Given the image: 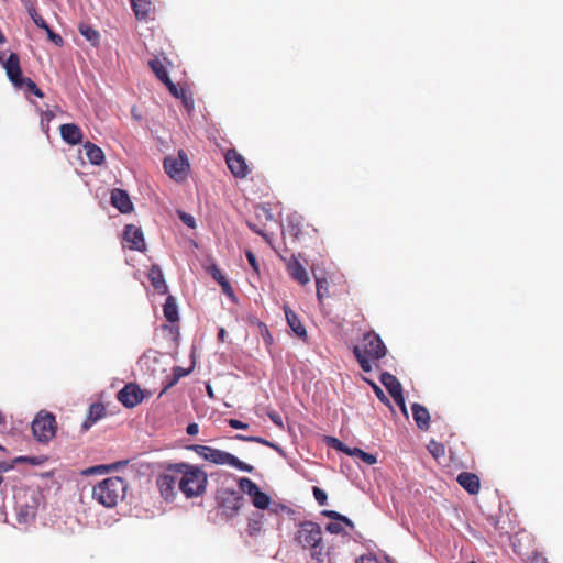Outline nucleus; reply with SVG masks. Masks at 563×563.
Wrapping results in <instances>:
<instances>
[{
	"label": "nucleus",
	"mask_w": 563,
	"mask_h": 563,
	"mask_svg": "<svg viewBox=\"0 0 563 563\" xmlns=\"http://www.w3.org/2000/svg\"><path fill=\"white\" fill-rule=\"evenodd\" d=\"M294 540L302 550L308 551L310 558L317 563H324L330 556L331 547L324 541L322 528L317 522H300Z\"/></svg>",
	"instance_id": "obj_1"
},
{
	"label": "nucleus",
	"mask_w": 563,
	"mask_h": 563,
	"mask_svg": "<svg viewBox=\"0 0 563 563\" xmlns=\"http://www.w3.org/2000/svg\"><path fill=\"white\" fill-rule=\"evenodd\" d=\"M179 492L188 499L202 496L207 490L208 476L202 467L186 462L177 463Z\"/></svg>",
	"instance_id": "obj_2"
},
{
	"label": "nucleus",
	"mask_w": 563,
	"mask_h": 563,
	"mask_svg": "<svg viewBox=\"0 0 563 563\" xmlns=\"http://www.w3.org/2000/svg\"><path fill=\"white\" fill-rule=\"evenodd\" d=\"M353 354L363 372L373 371V363L385 357L387 347L380 336L374 331L363 334L361 344L353 347Z\"/></svg>",
	"instance_id": "obj_3"
},
{
	"label": "nucleus",
	"mask_w": 563,
	"mask_h": 563,
	"mask_svg": "<svg viewBox=\"0 0 563 563\" xmlns=\"http://www.w3.org/2000/svg\"><path fill=\"white\" fill-rule=\"evenodd\" d=\"M128 483L120 476L108 477L92 488V497L102 506L112 508L125 497Z\"/></svg>",
	"instance_id": "obj_4"
},
{
	"label": "nucleus",
	"mask_w": 563,
	"mask_h": 563,
	"mask_svg": "<svg viewBox=\"0 0 563 563\" xmlns=\"http://www.w3.org/2000/svg\"><path fill=\"white\" fill-rule=\"evenodd\" d=\"M189 450L194 451L197 455L202 457L203 460L211 462L217 465H230L236 470L252 473L254 467L247 463L240 461L236 456L228 453L225 451H221L219 449H214L207 445L194 444L189 446Z\"/></svg>",
	"instance_id": "obj_5"
},
{
	"label": "nucleus",
	"mask_w": 563,
	"mask_h": 563,
	"mask_svg": "<svg viewBox=\"0 0 563 563\" xmlns=\"http://www.w3.org/2000/svg\"><path fill=\"white\" fill-rule=\"evenodd\" d=\"M156 486L166 501H174L179 490L177 463L167 464L156 478Z\"/></svg>",
	"instance_id": "obj_6"
},
{
	"label": "nucleus",
	"mask_w": 563,
	"mask_h": 563,
	"mask_svg": "<svg viewBox=\"0 0 563 563\" xmlns=\"http://www.w3.org/2000/svg\"><path fill=\"white\" fill-rule=\"evenodd\" d=\"M56 431L55 416L48 411L41 410L32 421V432L38 442H49L55 437Z\"/></svg>",
	"instance_id": "obj_7"
},
{
	"label": "nucleus",
	"mask_w": 563,
	"mask_h": 563,
	"mask_svg": "<svg viewBox=\"0 0 563 563\" xmlns=\"http://www.w3.org/2000/svg\"><path fill=\"white\" fill-rule=\"evenodd\" d=\"M38 498L35 492H23L15 496V512L20 523H27L36 516Z\"/></svg>",
	"instance_id": "obj_8"
},
{
	"label": "nucleus",
	"mask_w": 563,
	"mask_h": 563,
	"mask_svg": "<svg viewBox=\"0 0 563 563\" xmlns=\"http://www.w3.org/2000/svg\"><path fill=\"white\" fill-rule=\"evenodd\" d=\"M217 501L222 514L228 519L235 517L244 505V498L241 493L230 488L219 489L217 493Z\"/></svg>",
	"instance_id": "obj_9"
},
{
	"label": "nucleus",
	"mask_w": 563,
	"mask_h": 563,
	"mask_svg": "<svg viewBox=\"0 0 563 563\" xmlns=\"http://www.w3.org/2000/svg\"><path fill=\"white\" fill-rule=\"evenodd\" d=\"M164 169L172 179L176 181L184 180L189 169L187 154L180 150L177 156H166L164 159Z\"/></svg>",
	"instance_id": "obj_10"
},
{
	"label": "nucleus",
	"mask_w": 563,
	"mask_h": 563,
	"mask_svg": "<svg viewBox=\"0 0 563 563\" xmlns=\"http://www.w3.org/2000/svg\"><path fill=\"white\" fill-rule=\"evenodd\" d=\"M151 393L143 390L136 383H128L117 395V399L125 408H134L140 405L145 398L150 397Z\"/></svg>",
	"instance_id": "obj_11"
},
{
	"label": "nucleus",
	"mask_w": 563,
	"mask_h": 563,
	"mask_svg": "<svg viewBox=\"0 0 563 563\" xmlns=\"http://www.w3.org/2000/svg\"><path fill=\"white\" fill-rule=\"evenodd\" d=\"M228 168L234 177L245 178L250 173L249 166L244 157L235 150H229L225 154Z\"/></svg>",
	"instance_id": "obj_12"
},
{
	"label": "nucleus",
	"mask_w": 563,
	"mask_h": 563,
	"mask_svg": "<svg viewBox=\"0 0 563 563\" xmlns=\"http://www.w3.org/2000/svg\"><path fill=\"white\" fill-rule=\"evenodd\" d=\"M300 254L297 256L292 254L288 260L283 258L286 262V268L289 276L298 284L305 286L310 282V277L303 265L299 260Z\"/></svg>",
	"instance_id": "obj_13"
},
{
	"label": "nucleus",
	"mask_w": 563,
	"mask_h": 563,
	"mask_svg": "<svg viewBox=\"0 0 563 563\" xmlns=\"http://www.w3.org/2000/svg\"><path fill=\"white\" fill-rule=\"evenodd\" d=\"M124 240L131 250L143 251L145 249L143 232L141 228L134 224L125 225Z\"/></svg>",
	"instance_id": "obj_14"
},
{
	"label": "nucleus",
	"mask_w": 563,
	"mask_h": 563,
	"mask_svg": "<svg viewBox=\"0 0 563 563\" xmlns=\"http://www.w3.org/2000/svg\"><path fill=\"white\" fill-rule=\"evenodd\" d=\"M3 67L5 69L7 76L13 86L21 82L23 78L20 58L16 53H11L8 59L3 63Z\"/></svg>",
	"instance_id": "obj_15"
},
{
	"label": "nucleus",
	"mask_w": 563,
	"mask_h": 563,
	"mask_svg": "<svg viewBox=\"0 0 563 563\" xmlns=\"http://www.w3.org/2000/svg\"><path fill=\"white\" fill-rule=\"evenodd\" d=\"M111 205L117 208L121 213H129L133 210V203L128 192L120 188H114L111 191Z\"/></svg>",
	"instance_id": "obj_16"
},
{
	"label": "nucleus",
	"mask_w": 563,
	"mask_h": 563,
	"mask_svg": "<svg viewBox=\"0 0 563 563\" xmlns=\"http://www.w3.org/2000/svg\"><path fill=\"white\" fill-rule=\"evenodd\" d=\"M62 139L69 145L82 143L84 134L81 129L75 123H65L59 128Z\"/></svg>",
	"instance_id": "obj_17"
},
{
	"label": "nucleus",
	"mask_w": 563,
	"mask_h": 563,
	"mask_svg": "<svg viewBox=\"0 0 563 563\" xmlns=\"http://www.w3.org/2000/svg\"><path fill=\"white\" fill-rule=\"evenodd\" d=\"M380 383L385 386L393 398H401L402 387L396 376L388 372L380 374Z\"/></svg>",
	"instance_id": "obj_18"
},
{
	"label": "nucleus",
	"mask_w": 563,
	"mask_h": 563,
	"mask_svg": "<svg viewBox=\"0 0 563 563\" xmlns=\"http://www.w3.org/2000/svg\"><path fill=\"white\" fill-rule=\"evenodd\" d=\"M456 481L471 495H475L479 490V478L476 474L462 472L457 475Z\"/></svg>",
	"instance_id": "obj_19"
},
{
	"label": "nucleus",
	"mask_w": 563,
	"mask_h": 563,
	"mask_svg": "<svg viewBox=\"0 0 563 563\" xmlns=\"http://www.w3.org/2000/svg\"><path fill=\"white\" fill-rule=\"evenodd\" d=\"M147 276L151 282V285L157 292H167V285L163 272L158 265H152L151 268L148 269Z\"/></svg>",
	"instance_id": "obj_20"
},
{
	"label": "nucleus",
	"mask_w": 563,
	"mask_h": 563,
	"mask_svg": "<svg viewBox=\"0 0 563 563\" xmlns=\"http://www.w3.org/2000/svg\"><path fill=\"white\" fill-rule=\"evenodd\" d=\"M412 417L420 430H428L430 427V413L426 407L420 404H413L411 407Z\"/></svg>",
	"instance_id": "obj_21"
},
{
	"label": "nucleus",
	"mask_w": 563,
	"mask_h": 563,
	"mask_svg": "<svg viewBox=\"0 0 563 563\" xmlns=\"http://www.w3.org/2000/svg\"><path fill=\"white\" fill-rule=\"evenodd\" d=\"M285 316L289 328L301 339L307 338V331L298 316L288 307H284Z\"/></svg>",
	"instance_id": "obj_22"
},
{
	"label": "nucleus",
	"mask_w": 563,
	"mask_h": 563,
	"mask_svg": "<svg viewBox=\"0 0 563 563\" xmlns=\"http://www.w3.org/2000/svg\"><path fill=\"white\" fill-rule=\"evenodd\" d=\"M106 415V408L101 402H95L89 407L87 417L82 422V429L87 431L92 424Z\"/></svg>",
	"instance_id": "obj_23"
},
{
	"label": "nucleus",
	"mask_w": 563,
	"mask_h": 563,
	"mask_svg": "<svg viewBox=\"0 0 563 563\" xmlns=\"http://www.w3.org/2000/svg\"><path fill=\"white\" fill-rule=\"evenodd\" d=\"M209 272L212 278L216 282H218V284L221 286L223 294L227 295L228 297H234L233 288L231 287L230 283L228 282L227 277L221 272V269L213 264L210 266Z\"/></svg>",
	"instance_id": "obj_24"
},
{
	"label": "nucleus",
	"mask_w": 563,
	"mask_h": 563,
	"mask_svg": "<svg viewBox=\"0 0 563 563\" xmlns=\"http://www.w3.org/2000/svg\"><path fill=\"white\" fill-rule=\"evenodd\" d=\"M84 148L92 165H101L104 162V153L98 145L88 141L84 144Z\"/></svg>",
	"instance_id": "obj_25"
},
{
	"label": "nucleus",
	"mask_w": 563,
	"mask_h": 563,
	"mask_svg": "<svg viewBox=\"0 0 563 563\" xmlns=\"http://www.w3.org/2000/svg\"><path fill=\"white\" fill-rule=\"evenodd\" d=\"M131 8L135 18L140 21H144L152 11V2L150 0H131Z\"/></svg>",
	"instance_id": "obj_26"
},
{
	"label": "nucleus",
	"mask_w": 563,
	"mask_h": 563,
	"mask_svg": "<svg viewBox=\"0 0 563 563\" xmlns=\"http://www.w3.org/2000/svg\"><path fill=\"white\" fill-rule=\"evenodd\" d=\"M286 232L297 241L302 239L301 219L299 217H290L287 220Z\"/></svg>",
	"instance_id": "obj_27"
},
{
	"label": "nucleus",
	"mask_w": 563,
	"mask_h": 563,
	"mask_svg": "<svg viewBox=\"0 0 563 563\" xmlns=\"http://www.w3.org/2000/svg\"><path fill=\"white\" fill-rule=\"evenodd\" d=\"M164 317L169 322H176L178 321V308L176 305V300L173 296H168L164 307H163Z\"/></svg>",
	"instance_id": "obj_28"
},
{
	"label": "nucleus",
	"mask_w": 563,
	"mask_h": 563,
	"mask_svg": "<svg viewBox=\"0 0 563 563\" xmlns=\"http://www.w3.org/2000/svg\"><path fill=\"white\" fill-rule=\"evenodd\" d=\"M18 89H24L25 93H32L38 98H43L44 93L43 91L36 86V84L26 77H23L21 82H18V85L14 86Z\"/></svg>",
	"instance_id": "obj_29"
},
{
	"label": "nucleus",
	"mask_w": 563,
	"mask_h": 563,
	"mask_svg": "<svg viewBox=\"0 0 563 563\" xmlns=\"http://www.w3.org/2000/svg\"><path fill=\"white\" fill-rule=\"evenodd\" d=\"M148 67L155 74L157 79L162 82L167 81L169 79L168 73L163 65V63L158 58H153L148 60Z\"/></svg>",
	"instance_id": "obj_30"
},
{
	"label": "nucleus",
	"mask_w": 563,
	"mask_h": 563,
	"mask_svg": "<svg viewBox=\"0 0 563 563\" xmlns=\"http://www.w3.org/2000/svg\"><path fill=\"white\" fill-rule=\"evenodd\" d=\"M24 5H25L30 16L32 18L33 22L35 23V25L40 29H47V23L43 19V16L38 14V12L35 8L34 1L26 0V1H24Z\"/></svg>",
	"instance_id": "obj_31"
},
{
	"label": "nucleus",
	"mask_w": 563,
	"mask_h": 563,
	"mask_svg": "<svg viewBox=\"0 0 563 563\" xmlns=\"http://www.w3.org/2000/svg\"><path fill=\"white\" fill-rule=\"evenodd\" d=\"M239 488L241 492L247 494L251 498L261 490L257 484L247 477H242L239 479Z\"/></svg>",
	"instance_id": "obj_32"
},
{
	"label": "nucleus",
	"mask_w": 563,
	"mask_h": 563,
	"mask_svg": "<svg viewBox=\"0 0 563 563\" xmlns=\"http://www.w3.org/2000/svg\"><path fill=\"white\" fill-rule=\"evenodd\" d=\"M239 488L241 492L247 494L251 498L261 490L257 484L247 477H242L239 479Z\"/></svg>",
	"instance_id": "obj_33"
},
{
	"label": "nucleus",
	"mask_w": 563,
	"mask_h": 563,
	"mask_svg": "<svg viewBox=\"0 0 563 563\" xmlns=\"http://www.w3.org/2000/svg\"><path fill=\"white\" fill-rule=\"evenodd\" d=\"M79 32L93 46L98 45V43H99V33L95 29H92L90 25H88V24H80L79 25Z\"/></svg>",
	"instance_id": "obj_34"
},
{
	"label": "nucleus",
	"mask_w": 563,
	"mask_h": 563,
	"mask_svg": "<svg viewBox=\"0 0 563 563\" xmlns=\"http://www.w3.org/2000/svg\"><path fill=\"white\" fill-rule=\"evenodd\" d=\"M349 455L357 456L368 465H373L377 462V457L374 454L367 453L358 448H353L352 451L349 452Z\"/></svg>",
	"instance_id": "obj_35"
},
{
	"label": "nucleus",
	"mask_w": 563,
	"mask_h": 563,
	"mask_svg": "<svg viewBox=\"0 0 563 563\" xmlns=\"http://www.w3.org/2000/svg\"><path fill=\"white\" fill-rule=\"evenodd\" d=\"M252 503L258 509H266L271 503V498L266 493L260 490L252 497Z\"/></svg>",
	"instance_id": "obj_36"
},
{
	"label": "nucleus",
	"mask_w": 563,
	"mask_h": 563,
	"mask_svg": "<svg viewBox=\"0 0 563 563\" xmlns=\"http://www.w3.org/2000/svg\"><path fill=\"white\" fill-rule=\"evenodd\" d=\"M47 461L46 456L40 455V456H18L14 459V463L21 464V463H29L34 466H38L44 464Z\"/></svg>",
	"instance_id": "obj_37"
},
{
	"label": "nucleus",
	"mask_w": 563,
	"mask_h": 563,
	"mask_svg": "<svg viewBox=\"0 0 563 563\" xmlns=\"http://www.w3.org/2000/svg\"><path fill=\"white\" fill-rule=\"evenodd\" d=\"M317 297L320 302L329 295V283L327 278H316Z\"/></svg>",
	"instance_id": "obj_38"
},
{
	"label": "nucleus",
	"mask_w": 563,
	"mask_h": 563,
	"mask_svg": "<svg viewBox=\"0 0 563 563\" xmlns=\"http://www.w3.org/2000/svg\"><path fill=\"white\" fill-rule=\"evenodd\" d=\"M235 439L241 440V441L261 443L263 445L277 449V445L273 444L268 440L261 438V437H246V435H242V434H236Z\"/></svg>",
	"instance_id": "obj_39"
},
{
	"label": "nucleus",
	"mask_w": 563,
	"mask_h": 563,
	"mask_svg": "<svg viewBox=\"0 0 563 563\" xmlns=\"http://www.w3.org/2000/svg\"><path fill=\"white\" fill-rule=\"evenodd\" d=\"M327 443L332 446L333 449L344 452L349 455V452L352 451L351 448L346 446L343 442H341L339 439L333 437H328Z\"/></svg>",
	"instance_id": "obj_40"
},
{
	"label": "nucleus",
	"mask_w": 563,
	"mask_h": 563,
	"mask_svg": "<svg viewBox=\"0 0 563 563\" xmlns=\"http://www.w3.org/2000/svg\"><path fill=\"white\" fill-rule=\"evenodd\" d=\"M128 464V461H119L109 465H99L96 466L93 470L100 472V473H108L113 470H118L121 466H125Z\"/></svg>",
	"instance_id": "obj_41"
},
{
	"label": "nucleus",
	"mask_w": 563,
	"mask_h": 563,
	"mask_svg": "<svg viewBox=\"0 0 563 563\" xmlns=\"http://www.w3.org/2000/svg\"><path fill=\"white\" fill-rule=\"evenodd\" d=\"M313 496H314V498H316V500H317V503L319 505H321V506L327 505V503H328V495H327V493L323 489L314 486L313 487Z\"/></svg>",
	"instance_id": "obj_42"
},
{
	"label": "nucleus",
	"mask_w": 563,
	"mask_h": 563,
	"mask_svg": "<svg viewBox=\"0 0 563 563\" xmlns=\"http://www.w3.org/2000/svg\"><path fill=\"white\" fill-rule=\"evenodd\" d=\"M44 30L46 31L48 38L53 43H55L58 46L63 45L64 40H63V37L59 34L55 33L48 25H47V29H44Z\"/></svg>",
	"instance_id": "obj_43"
},
{
	"label": "nucleus",
	"mask_w": 563,
	"mask_h": 563,
	"mask_svg": "<svg viewBox=\"0 0 563 563\" xmlns=\"http://www.w3.org/2000/svg\"><path fill=\"white\" fill-rule=\"evenodd\" d=\"M260 330H261V334L264 339V342L267 344V345H271L273 344V336L272 334L269 333V330L268 328L266 327V324L264 323H260Z\"/></svg>",
	"instance_id": "obj_44"
},
{
	"label": "nucleus",
	"mask_w": 563,
	"mask_h": 563,
	"mask_svg": "<svg viewBox=\"0 0 563 563\" xmlns=\"http://www.w3.org/2000/svg\"><path fill=\"white\" fill-rule=\"evenodd\" d=\"M163 84L167 87L170 95H173L176 98L181 97L180 89L170 80V78L167 81H164Z\"/></svg>",
	"instance_id": "obj_45"
},
{
	"label": "nucleus",
	"mask_w": 563,
	"mask_h": 563,
	"mask_svg": "<svg viewBox=\"0 0 563 563\" xmlns=\"http://www.w3.org/2000/svg\"><path fill=\"white\" fill-rule=\"evenodd\" d=\"M371 386H372V388H373V390H374L375 395L377 396V398H378L382 402H384V404L388 405V404H389V400H388V398L386 397V395L384 394L383 389H382L378 385H376L375 383H371Z\"/></svg>",
	"instance_id": "obj_46"
},
{
	"label": "nucleus",
	"mask_w": 563,
	"mask_h": 563,
	"mask_svg": "<svg viewBox=\"0 0 563 563\" xmlns=\"http://www.w3.org/2000/svg\"><path fill=\"white\" fill-rule=\"evenodd\" d=\"M245 255H246L247 262L251 265V267L254 269L255 273L258 274L260 273L258 262H257L254 253L251 251H246Z\"/></svg>",
	"instance_id": "obj_47"
},
{
	"label": "nucleus",
	"mask_w": 563,
	"mask_h": 563,
	"mask_svg": "<svg viewBox=\"0 0 563 563\" xmlns=\"http://www.w3.org/2000/svg\"><path fill=\"white\" fill-rule=\"evenodd\" d=\"M191 369H186L180 366H175L173 368V376L179 382L183 377L189 375Z\"/></svg>",
	"instance_id": "obj_48"
},
{
	"label": "nucleus",
	"mask_w": 563,
	"mask_h": 563,
	"mask_svg": "<svg viewBox=\"0 0 563 563\" xmlns=\"http://www.w3.org/2000/svg\"><path fill=\"white\" fill-rule=\"evenodd\" d=\"M327 531L333 534H339L343 531V527L340 522H330L327 525Z\"/></svg>",
	"instance_id": "obj_49"
},
{
	"label": "nucleus",
	"mask_w": 563,
	"mask_h": 563,
	"mask_svg": "<svg viewBox=\"0 0 563 563\" xmlns=\"http://www.w3.org/2000/svg\"><path fill=\"white\" fill-rule=\"evenodd\" d=\"M178 383V380L172 375L170 377H167L166 380H165V385H164V388L163 390L161 391L159 394V397L165 394L169 388H172L173 386H175L176 384Z\"/></svg>",
	"instance_id": "obj_50"
},
{
	"label": "nucleus",
	"mask_w": 563,
	"mask_h": 563,
	"mask_svg": "<svg viewBox=\"0 0 563 563\" xmlns=\"http://www.w3.org/2000/svg\"><path fill=\"white\" fill-rule=\"evenodd\" d=\"M228 424L233 429H247L249 424L244 423L238 419H229Z\"/></svg>",
	"instance_id": "obj_51"
},
{
	"label": "nucleus",
	"mask_w": 563,
	"mask_h": 563,
	"mask_svg": "<svg viewBox=\"0 0 563 563\" xmlns=\"http://www.w3.org/2000/svg\"><path fill=\"white\" fill-rule=\"evenodd\" d=\"M356 563H379L376 556L374 555H362Z\"/></svg>",
	"instance_id": "obj_52"
},
{
	"label": "nucleus",
	"mask_w": 563,
	"mask_h": 563,
	"mask_svg": "<svg viewBox=\"0 0 563 563\" xmlns=\"http://www.w3.org/2000/svg\"><path fill=\"white\" fill-rule=\"evenodd\" d=\"M180 92H181V97H180V98L183 99V102H184L185 107H186L187 109L192 108V106H194V101H192V99H191V98H188V97H187L186 90H185V89H183V88H180Z\"/></svg>",
	"instance_id": "obj_53"
},
{
	"label": "nucleus",
	"mask_w": 563,
	"mask_h": 563,
	"mask_svg": "<svg viewBox=\"0 0 563 563\" xmlns=\"http://www.w3.org/2000/svg\"><path fill=\"white\" fill-rule=\"evenodd\" d=\"M186 432L189 434V435H196L198 432H199V427L197 423L192 422V423H189L186 428Z\"/></svg>",
	"instance_id": "obj_54"
},
{
	"label": "nucleus",
	"mask_w": 563,
	"mask_h": 563,
	"mask_svg": "<svg viewBox=\"0 0 563 563\" xmlns=\"http://www.w3.org/2000/svg\"><path fill=\"white\" fill-rule=\"evenodd\" d=\"M395 400V402L398 405V407L400 408V410L407 415V408H406V402H405V398H404V395H401V398L399 400V398H393Z\"/></svg>",
	"instance_id": "obj_55"
},
{
	"label": "nucleus",
	"mask_w": 563,
	"mask_h": 563,
	"mask_svg": "<svg viewBox=\"0 0 563 563\" xmlns=\"http://www.w3.org/2000/svg\"><path fill=\"white\" fill-rule=\"evenodd\" d=\"M322 515L333 520H336V518H341V514L334 510H324L322 511Z\"/></svg>",
	"instance_id": "obj_56"
},
{
	"label": "nucleus",
	"mask_w": 563,
	"mask_h": 563,
	"mask_svg": "<svg viewBox=\"0 0 563 563\" xmlns=\"http://www.w3.org/2000/svg\"><path fill=\"white\" fill-rule=\"evenodd\" d=\"M269 418H271V420H272L275 424H277V426H279V427H282V426H283L282 418H280V416H279L278 413H269Z\"/></svg>",
	"instance_id": "obj_57"
},
{
	"label": "nucleus",
	"mask_w": 563,
	"mask_h": 563,
	"mask_svg": "<svg viewBox=\"0 0 563 563\" xmlns=\"http://www.w3.org/2000/svg\"><path fill=\"white\" fill-rule=\"evenodd\" d=\"M180 218L186 224L194 227V218L191 216L184 213Z\"/></svg>",
	"instance_id": "obj_58"
},
{
	"label": "nucleus",
	"mask_w": 563,
	"mask_h": 563,
	"mask_svg": "<svg viewBox=\"0 0 563 563\" xmlns=\"http://www.w3.org/2000/svg\"><path fill=\"white\" fill-rule=\"evenodd\" d=\"M443 452H444V449H443V446H442V445H440V444H437V445H435V449H434V450H431V453H432V454H433V456H435V457H437V456H439V454H443Z\"/></svg>",
	"instance_id": "obj_59"
},
{
	"label": "nucleus",
	"mask_w": 563,
	"mask_h": 563,
	"mask_svg": "<svg viewBox=\"0 0 563 563\" xmlns=\"http://www.w3.org/2000/svg\"><path fill=\"white\" fill-rule=\"evenodd\" d=\"M225 336H227V331H225V329L221 328L218 332V340L223 342L225 340Z\"/></svg>",
	"instance_id": "obj_60"
},
{
	"label": "nucleus",
	"mask_w": 563,
	"mask_h": 563,
	"mask_svg": "<svg viewBox=\"0 0 563 563\" xmlns=\"http://www.w3.org/2000/svg\"><path fill=\"white\" fill-rule=\"evenodd\" d=\"M336 520H338V521H341V522H344L345 525H347V526H350V527H352V526H353L352 521H351L347 517H345V516H343V515H341V518H336Z\"/></svg>",
	"instance_id": "obj_61"
},
{
	"label": "nucleus",
	"mask_w": 563,
	"mask_h": 563,
	"mask_svg": "<svg viewBox=\"0 0 563 563\" xmlns=\"http://www.w3.org/2000/svg\"><path fill=\"white\" fill-rule=\"evenodd\" d=\"M257 523L258 522H254V525L251 522L249 523V529H250L251 534H253V531L258 530V528L256 527Z\"/></svg>",
	"instance_id": "obj_62"
},
{
	"label": "nucleus",
	"mask_w": 563,
	"mask_h": 563,
	"mask_svg": "<svg viewBox=\"0 0 563 563\" xmlns=\"http://www.w3.org/2000/svg\"><path fill=\"white\" fill-rule=\"evenodd\" d=\"M512 547H514V551L518 554H522L521 550L517 547L516 544V539L512 540Z\"/></svg>",
	"instance_id": "obj_63"
},
{
	"label": "nucleus",
	"mask_w": 563,
	"mask_h": 563,
	"mask_svg": "<svg viewBox=\"0 0 563 563\" xmlns=\"http://www.w3.org/2000/svg\"><path fill=\"white\" fill-rule=\"evenodd\" d=\"M5 423V417L2 415V412L0 411V426L4 424Z\"/></svg>",
	"instance_id": "obj_64"
}]
</instances>
